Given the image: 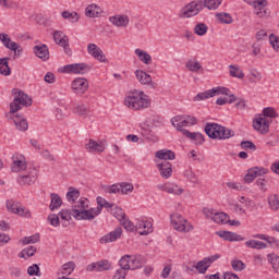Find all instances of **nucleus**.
<instances>
[{
  "instance_id": "f257e3e1",
  "label": "nucleus",
  "mask_w": 279,
  "mask_h": 279,
  "mask_svg": "<svg viewBox=\"0 0 279 279\" xmlns=\"http://www.w3.org/2000/svg\"><path fill=\"white\" fill-rule=\"evenodd\" d=\"M223 0H195L185 5L181 10V16L183 19H191V16H197L201 10L207 8L208 10H217L221 5Z\"/></svg>"
},
{
  "instance_id": "f03ea898",
  "label": "nucleus",
  "mask_w": 279,
  "mask_h": 279,
  "mask_svg": "<svg viewBox=\"0 0 279 279\" xmlns=\"http://www.w3.org/2000/svg\"><path fill=\"white\" fill-rule=\"evenodd\" d=\"M151 105L149 96L143 92L132 90L124 98V106L130 110H145Z\"/></svg>"
},
{
  "instance_id": "7ed1b4c3",
  "label": "nucleus",
  "mask_w": 279,
  "mask_h": 279,
  "mask_svg": "<svg viewBox=\"0 0 279 279\" xmlns=\"http://www.w3.org/2000/svg\"><path fill=\"white\" fill-rule=\"evenodd\" d=\"M205 134L213 141H228L229 138H233L234 131L215 122H207L205 125Z\"/></svg>"
},
{
  "instance_id": "20e7f679",
  "label": "nucleus",
  "mask_w": 279,
  "mask_h": 279,
  "mask_svg": "<svg viewBox=\"0 0 279 279\" xmlns=\"http://www.w3.org/2000/svg\"><path fill=\"white\" fill-rule=\"evenodd\" d=\"M13 93V101L10 104V113L14 114L21 110V106H24L25 108H29L32 106V97H28L27 94H25L23 90H20L17 88L12 90Z\"/></svg>"
},
{
  "instance_id": "39448f33",
  "label": "nucleus",
  "mask_w": 279,
  "mask_h": 279,
  "mask_svg": "<svg viewBox=\"0 0 279 279\" xmlns=\"http://www.w3.org/2000/svg\"><path fill=\"white\" fill-rule=\"evenodd\" d=\"M88 199H81L77 202V205L72 209V217L74 219L84 220V221H93L95 219V214L93 208L87 209L88 205H86Z\"/></svg>"
},
{
  "instance_id": "423d86ee",
  "label": "nucleus",
  "mask_w": 279,
  "mask_h": 279,
  "mask_svg": "<svg viewBox=\"0 0 279 279\" xmlns=\"http://www.w3.org/2000/svg\"><path fill=\"white\" fill-rule=\"evenodd\" d=\"M216 95H230V90L227 87H214L211 89H207L203 93H198L193 101H204L206 99H210V97H216Z\"/></svg>"
},
{
  "instance_id": "0eeeda50",
  "label": "nucleus",
  "mask_w": 279,
  "mask_h": 279,
  "mask_svg": "<svg viewBox=\"0 0 279 279\" xmlns=\"http://www.w3.org/2000/svg\"><path fill=\"white\" fill-rule=\"evenodd\" d=\"M170 221L178 232H191V230H193V226L189 225V221L178 213L170 216Z\"/></svg>"
},
{
  "instance_id": "6e6552de",
  "label": "nucleus",
  "mask_w": 279,
  "mask_h": 279,
  "mask_svg": "<svg viewBox=\"0 0 279 279\" xmlns=\"http://www.w3.org/2000/svg\"><path fill=\"white\" fill-rule=\"evenodd\" d=\"M93 69V65L86 63H72L63 66L61 73H74L77 75H86Z\"/></svg>"
},
{
  "instance_id": "1a4fd4ad",
  "label": "nucleus",
  "mask_w": 279,
  "mask_h": 279,
  "mask_svg": "<svg viewBox=\"0 0 279 279\" xmlns=\"http://www.w3.org/2000/svg\"><path fill=\"white\" fill-rule=\"evenodd\" d=\"M7 208L9 213H12L13 215H19V217H32V213L29 211V209L22 206L21 203H16L12 199L7 201Z\"/></svg>"
},
{
  "instance_id": "9d476101",
  "label": "nucleus",
  "mask_w": 279,
  "mask_h": 279,
  "mask_svg": "<svg viewBox=\"0 0 279 279\" xmlns=\"http://www.w3.org/2000/svg\"><path fill=\"white\" fill-rule=\"evenodd\" d=\"M203 214L207 219H211L215 223H228V214L219 213L215 209L204 208Z\"/></svg>"
},
{
  "instance_id": "9b49d317",
  "label": "nucleus",
  "mask_w": 279,
  "mask_h": 279,
  "mask_svg": "<svg viewBox=\"0 0 279 279\" xmlns=\"http://www.w3.org/2000/svg\"><path fill=\"white\" fill-rule=\"evenodd\" d=\"M36 180H38V171L36 170V168H28L26 174L17 177V183L21 186L34 184Z\"/></svg>"
},
{
  "instance_id": "f8f14e48",
  "label": "nucleus",
  "mask_w": 279,
  "mask_h": 279,
  "mask_svg": "<svg viewBox=\"0 0 279 279\" xmlns=\"http://www.w3.org/2000/svg\"><path fill=\"white\" fill-rule=\"evenodd\" d=\"M72 90L74 95H84L88 90V80L85 77H77L72 82Z\"/></svg>"
},
{
  "instance_id": "ddd939ff",
  "label": "nucleus",
  "mask_w": 279,
  "mask_h": 279,
  "mask_svg": "<svg viewBox=\"0 0 279 279\" xmlns=\"http://www.w3.org/2000/svg\"><path fill=\"white\" fill-rule=\"evenodd\" d=\"M12 171L14 173H19V171H25L27 169V161H25V157L23 155L15 154L12 157Z\"/></svg>"
},
{
  "instance_id": "4468645a",
  "label": "nucleus",
  "mask_w": 279,
  "mask_h": 279,
  "mask_svg": "<svg viewBox=\"0 0 279 279\" xmlns=\"http://www.w3.org/2000/svg\"><path fill=\"white\" fill-rule=\"evenodd\" d=\"M135 232H138L141 236H147V234H151V232H154V227L150 221L138 220L135 225Z\"/></svg>"
},
{
  "instance_id": "2eb2a0df",
  "label": "nucleus",
  "mask_w": 279,
  "mask_h": 279,
  "mask_svg": "<svg viewBox=\"0 0 279 279\" xmlns=\"http://www.w3.org/2000/svg\"><path fill=\"white\" fill-rule=\"evenodd\" d=\"M87 51L89 56L94 57L98 62H108L104 50H101V48H99L96 44H88Z\"/></svg>"
},
{
  "instance_id": "dca6fc26",
  "label": "nucleus",
  "mask_w": 279,
  "mask_h": 279,
  "mask_svg": "<svg viewBox=\"0 0 279 279\" xmlns=\"http://www.w3.org/2000/svg\"><path fill=\"white\" fill-rule=\"evenodd\" d=\"M217 236H220V239H223L225 241H229L230 243L245 241V238L241 234L234 233L232 231H217Z\"/></svg>"
},
{
  "instance_id": "f3484780",
  "label": "nucleus",
  "mask_w": 279,
  "mask_h": 279,
  "mask_svg": "<svg viewBox=\"0 0 279 279\" xmlns=\"http://www.w3.org/2000/svg\"><path fill=\"white\" fill-rule=\"evenodd\" d=\"M157 189L159 191H165L166 193H170L171 195H182L184 193V189L180 187V185L166 183V184H158Z\"/></svg>"
},
{
  "instance_id": "a211bd4d",
  "label": "nucleus",
  "mask_w": 279,
  "mask_h": 279,
  "mask_svg": "<svg viewBox=\"0 0 279 279\" xmlns=\"http://www.w3.org/2000/svg\"><path fill=\"white\" fill-rule=\"evenodd\" d=\"M121 234H123V229L121 227L116 230L109 232L108 234L100 238V243L104 245L106 243H114L118 239H121Z\"/></svg>"
},
{
  "instance_id": "6ab92c4d",
  "label": "nucleus",
  "mask_w": 279,
  "mask_h": 279,
  "mask_svg": "<svg viewBox=\"0 0 279 279\" xmlns=\"http://www.w3.org/2000/svg\"><path fill=\"white\" fill-rule=\"evenodd\" d=\"M171 167V162L169 161H162L161 163L157 165V169L163 180H169V178L173 175V169Z\"/></svg>"
},
{
  "instance_id": "aec40b11",
  "label": "nucleus",
  "mask_w": 279,
  "mask_h": 279,
  "mask_svg": "<svg viewBox=\"0 0 279 279\" xmlns=\"http://www.w3.org/2000/svg\"><path fill=\"white\" fill-rule=\"evenodd\" d=\"M33 51L35 56L44 62H47V60H49V47L47 45L41 44L39 46H34Z\"/></svg>"
},
{
  "instance_id": "412c9836",
  "label": "nucleus",
  "mask_w": 279,
  "mask_h": 279,
  "mask_svg": "<svg viewBox=\"0 0 279 279\" xmlns=\"http://www.w3.org/2000/svg\"><path fill=\"white\" fill-rule=\"evenodd\" d=\"M253 128L257 130V132H260V134H267V132H269V120L266 118H257L253 121Z\"/></svg>"
},
{
  "instance_id": "4be33fe9",
  "label": "nucleus",
  "mask_w": 279,
  "mask_h": 279,
  "mask_svg": "<svg viewBox=\"0 0 279 279\" xmlns=\"http://www.w3.org/2000/svg\"><path fill=\"white\" fill-rule=\"evenodd\" d=\"M101 14H104V10H101V7H99L97 4H89L85 9V15L88 19H99V16H101Z\"/></svg>"
},
{
  "instance_id": "5701e85b",
  "label": "nucleus",
  "mask_w": 279,
  "mask_h": 279,
  "mask_svg": "<svg viewBox=\"0 0 279 279\" xmlns=\"http://www.w3.org/2000/svg\"><path fill=\"white\" fill-rule=\"evenodd\" d=\"M14 125L16 130L20 132H27L29 124L27 123V119L21 114H15L13 118Z\"/></svg>"
},
{
  "instance_id": "b1692460",
  "label": "nucleus",
  "mask_w": 279,
  "mask_h": 279,
  "mask_svg": "<svg viewBox=\"0 0 279 279\" xmlns=\"http://www.w3.org/2000/svg\"><path fill=\"white\" fill-rule=\"evenodd\" d=\"M85 149L87 151H97L98 154H102V151H106V146L102 142L89 140V143L85 144Z\"/></svg>"
},
{
  "instance_id": "393cba45",
  "label": "nucleus",
  "mask_w": 279,
  "mask_h": 279,
  "mask_svg": "<svg viewBox=\"0 0 279 279\" xmlns=\"http://www.w3.org/2000/svg\"><path fill=\"white\" fill-rule=\"evenodd\" d=\"M135 75L141 84L147 85L150 84L153 88H156V83L151 82V75L143 70H136Z\"/></svg>"
},
{
  "instance_id": "a878e982",
  "label": "nucleus",
  "mask_w": 279,
  "mask_h": 279,
  "mask_svg": "<svg viewBox=\"0 0 279 279\" xmlns=\"http://www.w3.org/2000/svg\"><path fill=\"white\" fill-rule=\"evenodd\" d=\"M267 5V0H259L253 8H254V14L258 16V19H265L267 16V9H265Z\"/></svg>"
},
{
  "instance_id": "bb28decb",
  "label": "nucleus",
  "mask_w": 279,
  "mask_h": 279,
  "mask_svg": "<svg viewBox=\"0 0 279 279\" xmlns=\"http://www.w3.org/2000/svg\"><path fill=\"white\" fill-rule=\"evenodd\" d=\"M109 21L112 25H116V27H128V25H130V17L126 15L110 16Z\"/></svg>"
},
{
  "instance_id": "cd10ccee",
  "label": "nucleus",
  "mask_w": 279,
  "mask_h": 279,
  "mask_svg": "<svg viewBox=\"0 0 279 279\" xmlns=\"http://www.w3.org/2000/svg\"><path fill=\"white\" fill-rule=\"evenodd\" d=\"M119 269H122V271H124L125 274H128V271H132V258L131 255H123L119 262Z\"/></svg>"
},
{
  "instance_id": "c85d7f7f",
  "label": "nucleus",
  "mask_w": 279,
  "mask_h": 279,
  "mask_svg": "<svg viewBox=\"0 0 279 279\" xmlns=\"http://www.w3.org/2000/svg\"><path fill=\"white\" fill-rule=\"evenodd\" d=\"M156 158L159 160H175V153L171 149H160L156 153Z\"/></svg>"
},
{
  "instance_id": "c756f323",
  "label": "nucleus",
  "mask_w": 279,
  "mask_h": 279,
  "mask_svg": "<svg viewBox=\"0 0 279 279\" xmlns=\"http://www.w3.org/2000/svg\"><path fill=\"white\" fill-rule=\"evenodd\" d=\"M145 263H147V259H145L143 255H131V271H134V269H141Z\"/></svg>"
},
{
  "instance_id": "7c9ffc66",
  "label": "nucleus",
  "mask_w": 279,
  "mask_h": 279,
  "mask_svg": "<svg viewBox=\"0 0 279 279\" xmlns=\"http://www.w3.org/2000/svg\"><path fill=\"white\" fill-rule=\"evenodd\" d=\"M53 40L59 47H66L69 43V36H66L62 31H54Z\"/></svg>"
},
{
  "instance_id": "2f4dec72",
  "label": "nucleus",
  "mask_w": 279,
  "mask_h": 279,
  "mask_svg": "<svg viewBox=\"0 0 279 279\" xmlns=\"http://www.w3.org/2000/svg\"><path fill=\"white\" fill-rule=\"evenodd\" d=\"M62 206V197H60L57 193H51L50 194V205H49V210H58Z\"/></svg>"
},
{
  "instance_id": "473e14b6",
  "label": "nucleus",
  "mask_w": 279,
  "mask_h": 279,
  "mask_svg": "<svg viewBox=\"0 0 279 279\" xmlns=\"http://www.w3.org/2000/svg\"><path fill=\"white\" fill-rule=\"evenodd\" d=\"M135 56H137L143 64H151V54H149V52L137 48L135 49Z\"/></svg>"
},
{
  "instance_id": "72a5a7b5",
  "label": "nucleus",
  "mask_w": 279,
  "mask_h": 279,
  "mask_svg": "<svg viewBox=\"0 0 279 279\" xmlns=\"http://www.w3.org/2000/svg\"><path fill=\"white\" fill-rule=\"evenodd\" d=\"M8 62H10V58L9 57H4L2 59H0V74L8 76L12 73V70L10 69V65L8 64Z\"/></svg>"
},
{
  "instance_id": "f704fd0d",
  "label": "nucleus",
  "mask_w": 279,
  "mask_h": 279,
  "mask_svg": "<svg viewBox=\"0 0 279 279\" xmlns=\"http://www.w3.org/2000/svg\"><path fill=\"white\" fill-rule=\"evenodd\" d=\"M246 247H251V250H266L267 243L258 241V240H248L245 242Z\"/></svg>"
},
{
  "instance_id": "c9c22d12",
  "label": "nucleus",
  "mask_w": 279,
  "mask_h": 279,
  "mask_svg": "<svg viewBox=\"0 0 279 279\" xmlns=\"http://www.w3.org/2000/svg\"><path fill=\"white\" fill-rule=\"evenodd\" d=\"M216 19H217V21H219V23H223L225 25H232V23L234 21L232 19V15H230V13H226V12L217 13Z\"/></svg>"
},
{
  "instance_id": "e433bc0d",
  "label": "nucleus",
  "mask_w": 279,
  "mask_h": 279,
  "mask_svg": "<svg viewBox=\"0 0 279 279\" xmlns=\"http://www.w3.org/2000/svg\"><path fill=\"white\" fill-rule=\"evenodd\" d=\"M0 41L2 43V45H4L7 49H14V47H16V43L12 41L10 36H8V34L5 33L0 34Z\"/></svg>"
},
{
  "instance_id": "4c0bfd02",
  "label": "nucleus",
  "mask_w": 279,
  "mask_h": 279,
  "mask_svg": "<svg viewBox=\"0 0 279 279\" xmlns=\"http://www.w3.org/2000/svg\"><path fill=\"white\" fill-rule=\"evenodd\" d=\"M75 271V264L73 262H68L61 267V276H71Z\"/></svg>"
},
{
  "instance_id": "58836bf2",
  "label": "nucleus",
  "mask_w": 279,
  "mask_h": 279,
  "mask_svg": "<svg viewBox=\"0 0 279 279\" xmlns=\"http://www.w3.org/2000/svg\"><path fill=\"white\" fill-rule=\"evenodd\" d=\"M185 68L187 69V71H191L192 73H197V71H201L202 69V63H199V61L197 60H189L185 63Z\"/></svg>"
},
{
  "instance_id": "ea45409f",
  "label": "nucleus",
  "mask_w": 279,
  "mask_h": 279,
  "mask_svg": "<svg viewBox=\"0 0 279 279\" xmlns=\"http://www.w3.org/2000/svg\"><path fill=\"white\" fill-rule=\"evenodd\" d=\"M61 15L62 19H65V21H70V23H77V21H80V15L77 14V12L63 11Z\"/></svg>"
},
{
  "instance_id": "a19ab883",
  "label": "nucleus",
  "mask_w": 279,
  "mask_h": 279,
  "mask_svg": "<svg viewBox=\"0 0 279 279\" xmlns=\"http://www.w3.org/2000/svg\"><path fill=\"white\" fill-rule=\"evenodd\" d=\"M268 206L272 210H279V195L270 194L268 196Z\"/></svg>"
},
{
  "instance_id": "79ce46f5",
  "label": "nucleus",
  "mask_w": 279,
  "mask_h": 279,
  "mask_svg": "<svg viewBox=\"0 0 279 279\" xmlns=\"http://www.w3.org/2000/svg\"><path fill=\"white\" fill-rule=\"evenodd\" d=\"M110 215L116 217L118 221H123V219L126 217L125 211H123V209L117 205H114L113 209H111Z\"/></svg>"
},
{
  "instance_id": "37998d69",
  "label": "nucleus",
  "mask_w": 279,
  "mask_h": 279,
  "mask_svg": "<svg viewBox=\"0 0 279 279\" xmlns=\"http://www.w3.org/2000/svg\"><path fill=\"white\" fill-rule=\"evenodd\" d=\"M268 262L270 263L274 271H276V274H279V256L275 253H271L268 255Z\"/></svg>"
},
{
  "instance_id": "c03bdc74",
  "label": "nucleus",
  "mask_w": 279,
  "mask_h": 279,
  "mask_svg": "<svg viewBox=\"0 0 279 279\" xmlns=\"http://www.w3.org/2000/svg\"><path fill=\"white\" fill-rule=\"evenodd\" d=\"M77 197H80V190L70 186L66 193V199L68 202H72V204L75 202V199H77Z\"/></svg>"
},
{
  "instance_id": "a18cd8bd",
  "label": "nucleus",
  "mask_w": 279,
  "mask_h": 279,
  "mask_svg": "<svg viewBox=\"0 0 279 279\" xmlns=\"http://www.w3.org/2000/svg\"><path fill=\"white\" fill-rule=\"evenodd\" d=\"M36 254V247L35 246H28L26 248H23L22 252L19 254L20 258H32Z\"/></svg>"
},
{
  "instance_id": "49530a36",
  "label": "nucleus",
  "mask_w": 279,
  "mask_h": 279,
  "mask_svg": "<svg viewBox=\"0 0 279 279\" xmlns=\"http://www.w3.org/2000/svg\"><path fill=\"white\" fill-rule=\"evenodd\" d=\"M124 229H126L128 232H136V226H134V222L128 218V216L120 221Z\"/></svg>"
},
{
  "instance_id": "de8ad7c7",
  "label": "nucleus",
  "mask_w": 279,
  "mask_h": 279,
  "mask_svg": "<svg viewBox=\"0 0 279 279\" xmlns=\"http://www.w3.org/2000/svg\"><path fill=\"white\" fill-rule=\"evenodd\" d=\"M96 202L98 206L96 208H93L94 210V218H96L98 215H101V210H104V204L107 202L104 197L98 196L96 198Z\"/></svg>"
},
{
  "instance_id": "09e8293b",
  "label": "nucleus",
  "mask_w": 279,
  "mask_h": 279,
  "mask_svg": "<svg viewBox=\"0 0 279 279\" xmlns=\"http://www.w3.org/2000/svg\"><path fill=\"white\" fill-rule=\"evenodd\" d=\"M194 33L197 36H206V34L208 33V26L205 23H198L195 27H194Z\"/></svg>"
},
{
  "instance_id": "8fccbe9b",
  "label": "nucleus",
  "mask_w": 279,
  "mask_h": 279,
  "mask_svg": "<svg viewBox=\"0 0 279 279\" xmlns=\"http://www.w3.org/2000/svg\"><path fill=\"white\" fill-rule=\"evenodd\" d=\"M229 69L231 77H236L238 80H243V77H245V74L239 68H235L234 65H229Z\"/></svg>"
},
{
  "instance_id": "3c124183",
  "label": "nucleus",
  "mask_w": 279,
  "mask_h": 279,
  "mask_svg": "<svg viewBox=\"0 0 279 279\" xmlns=\"http://www.w3.org/2000/svg\"><path fill=\"white\" fill-rule=\"evenodd\" d=\"M74 112L76 114H80V117H87V114H89L90 112V109H88L86 105H76L74 108Z\"/></svg>"
},
{
  "instance_id": "603ef678",
  "label": "nucleus",
  "mask_w": 279,
  "mask_h": 279,
  "mask_svg": "<svg viewBox=\"0 0 279 279\" xmlns=\"http://www.w3.org/2000/svg\"><path fill=\"white\" fill-rule=\"evenodd\" d=\"M172 125L173 128H177L178 132H181L182 134H184V128H191V125L189 124V122L186 121V118H183L181 122L179 123H175L173 120H172Z\"/></svg>"
},
{
  "instance_id": "864d4df0",
  "label": "nucleus",
  "mask_w": 279,
  "mask_h": 279,
  "mask_svg": "<svg viewBox=\"0 0 279 279\" xmlns=\"http://www.w3.org/2000/svg\"><path fill=\"white\" fill-rule=\"evenodd\" d=\"M120 193H122V195H129V193L134 191V185L132 183L122 182L120 183Z\"/></svg>"
},
{
  "instance_id": "5fc2aeb1",
  "label": "nucleus",
  "mask_w": 279,
  "mask_h": 279,
  "mask_svg": "<svg viewBox=\"0 0 279 279\" xmlns=\"http://www.w3.org/2000/svg\"><path fill=\"white\" fill-rule=\"evenodd\" d=\"M112 269V263L108 259H101L98 262V271H108Z\"/></svg>"
},
{
  "instance_id": "6e6d98bb",
  "label": "nucleus",
  "mask_w": 279,
  "mask_h": 279,
  "mask_svg": "<svg viewBox=\"0 0 279 279\" xmlns=\"http://www.w3.org/2000/svg\"><path fill=\"white\" fill-rule=\"evenodd\" d=\"M28 276H37L40 278L43 276V272H40V267L37 264H33L27 268Z\"/></svg>"
},
{
  "instance_id": "4d7b16f0",
  "label": "nucleus",
  "mask_w": 279,
  "mask_h": 279,
  "mask_svg": "<svg viewBox=\"0 0 279 279\" xmlns=\"http://www.w3.org/2000/svg\"><path fill=\"white\" fill-rule=\"evenodd\" d=\"M231 267L234 271H243V269H245V263L241 259H233L231 262Z\"/></svg>"
},
{
  "instance_id": "13d9d810",
  "label": "nucleus",
  "mask_w": 279,
  "mask_h": 279,
  "mask_svg": "<svg viewBox=\"0 0 279 279\" xmlns=\"http://www.w3.org/2000/svg\"><path fill=\"white\" fill-rule=\"evenodd\" d=\"M38 241H40V234L36 233L34 235H31V236H25L23 239V244L24 245H29L32 243H38Z\"/></svg>"
},
{
  "instance_id": "bf43d9fd",
  "label": "nucleus",
  "mask_w": 279,
  "mask_h": 279,
  "mask_svg": "<svg viewBox=\"0 0 279 279\" xmlns=\"http://www.w3.org/2000/svg\"><path fill=\"white\" fill-rule=\"evenodd\" d=\"M251 169L253 170L255 178H260L262 175H267V173H269V170L263 167H253Z\"/></svg>"
},
{
  "instance_id": "052dcab7",
  "label": "nucleus",
  "mask_w": 279,
  "mask_h": 279,
  "mask_svg": "<svg viewBox=\"0 0 279 279\" xmlns=\"http://www.w3.org/2000/svg\"><path fill=\"white\" fill-rule=\"evenodd\" d=\"M264 117H268L269 119H277L278 112L272 107L264 108L263 110Z\"/></svg>"
},
{
  "instance_id": "680f3d73",
  "label": "nucleus",
  "mask_w": 279,
  "mask_h": 279,
  "mask_svg": "<svg viewBox=\"0 0 279 279\" xmlns=\"http://www.w3.org/2000/svg\"><path fill=\"white\" fill-rule=\"evenodd\" d=\"M106 193H109V195L121 193V183L112 184L110 186H107L105 189Z\"/></svg>"
},
{
  "instance_id": "e2e57ef3",
  "label": "nucleus",
  "mask_w": 279,
  "mask_h": 279,
  "mask_svg": "<svg viewBox=\"0 0 279 279\" xmlns=\"http://www.w3.org/2000/svg\"><path fill=\"white\" fill-rule=\"evenodd\" d=\"M240 147L242 149H245V151H247V149H252L253 151H256V144H254V142L252 141H242L240 143Z\"/></svg>"
},
{
  "instance_id": "0e129e2a",
  "label": "nucleus",
  "mask_w": 279,
  "mask_h": 279,
  "mask_svg": "<svg viewBox=\"0 0 279 279\" xmlns=\"http://www.w3.org/2000/svg\"><path fill=\"white\" fill-rule=\"evenodd\" d=\"M245 184H252L254 180H256V175L254 174V170L250 168L246 172V174L243 178Z\"/></svg>"
},
{
  "instance_id": "69168bd1",
  "label": "nucleus",
  "mask_w": 279,
  "mask_h": 279,
  "mask_svg": "<svg viewBox=\"0 0 279 279\" xmlns=\"http://www.w3.org/2000/svg\"><path fill=\"white\" fill-rule=\"evenodd\" d=\"M208 267L209 266L206 264L205 259H202L196 264V270L198 271V274H206V271H208Z\"/></svg>"
},
{
  "instance_id": "338daca9",
  "label": "nucleus",
  "mask_w": 279,
  "mask_h": 279,
  "mask_svg": "<svg viewBox=\"0 0 279 279\" xmlns=\"http://www.w3.org/2000/svg\"><path fill=\"white\" fill-rule=\"evenodd\" d=\"M269 43L272 46V49H275V51H279V37L278 36L270 34Z\"/></svg>"
},
{
  "instance_id": "774afa93",
  "label": "nucleus",
  "mask_w": 279,
  "mask_h": 279,
  "mask_svg": "<svg viewBox=\"0 0 279 279\" xmlns=\"http://www.w3.org/2000/svg\"><path fill=\"white\" fill-rule=\"evenodd\" d=\"M48 221L53 226V228H58V226H60V217H58L56 214H50L48 216Z\"/></svg>"
}]
</instances>
